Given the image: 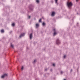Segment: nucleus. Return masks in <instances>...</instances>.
<instances>
[{
    "label": "nucleus",
    "mask_w": 80,
    "mask_h": 80,
    "mask_svg": "<svg viewBox=\"0 0 80 80\" xmlns=\"http://www.w3.org/2000/svg\"><path fill=\"white\" fill-rule=\"evenodd\" d=\"M72 2H67V5L69 8H70L72 6Z\"/></svg>",
    "instance_id": "nucleus-1"
},
{
    "label": "nucleus",
    "mask_w": 80,
    "mask_h": 80,
    "mask_svg": "<svg viewBox=\"0 0 80 80\" xmlns=\"http://www.w3.org/2000/svg\"><path fill=\"white\" fill-rule=\"evenodd\" d=\"M7 74H3L1 78H5V77H7Z\"/></svg>",
    "instance_id": "nucleus-2"
},
{
    "label": "nucleus",
    "mask_w": 80,
    "mask_h": 80,
    "mask_svg": "<svg viewBox=\"0 0 80 80\" xmlns=\"http://www.w3.org/2000/svg\"><path fill=\"white\" fill-rule=\"evenodd\" d=\"M56 43L57 44V45H59V44L60 43V41L58 39L56 40Z\"/></svg>",
    "instance_id": "nucleus-3"
},
{
    "label": "nucleus",
    "mask_w": 80,
    "mask_h": 80,
    "mask_svg": "<svg viewBox=\"0 0 80 80\" xmlns=\"http://www.w3.org/2000/svg\"><path fill=\"white\" fill-rule=\"evenodd\" d=\"M24 36H25V33H23L21 34L19 36V37L20 38H21L22 37H24Z\"/></svg>",
    "instance_id": "nucleus-4"
},
{
    "label": "nucleus",
    "mask_w": 80,
    "mask_h": 80,
    "mask_svg": "<svg viewBox=\"0 0 80 80\" xmlns=\"http://www.w3.org/2000/svg\"><path fill=\"white\" fill-rule=\"evenodd\" d=\"M54 33L53 34V35L55 36L57 34V32H56V31L55 30V29H53Z\"/></svg>",
    "instance_id": "nucleus-5"
},
{
    "label": "nucleus",
    "mask_w": 80,
    "mask_h": 80,
    "mask_svg": "<svg viewBox=\"0 0 80 80\" xmlns=\"http://www.w3.org/2000/svg\"><path fill=\"white\" fill-rule=\"evenodd\" d=\"M55 12H52L51 15L52 16H54L55 15Z\"/></svg>",
    "instance_id": "nucleus-6"
},
{
    "label": "nucleus",
    "mask_w": 80,
    "mask_h": 80,
    "mask_svg": "<svg viewBox=\"0 0 80 80\" xmlns=\"http://www.w3.org/2000/svg\"><path fill=\"white\" fill-rule=\"evenodd\" d=\"M29 37L30 38V39H32V33H31L30 34Z\"/></svg>",
    "instance_id": "nucleus-7"
},
{
    "label": "nucleus",
    "mask_w": 80,
    "mask_h": 80,
    "mask_svg": "<svg viewBox=\"0 0 80 80\" xmlns=\"http://www.w3.org/2000/svg\"><path fill=\"white\" fill-rule=\"evenodd\" d=\"M36 28H38L39 27V24H36Z\"/></svg>",
    "instance_id": "nucleus-8"
},
{
    "label": "nucleus",
    "mask_w": 80,
    "mask_h": 80,
    "mask_svg": "<svg viewBox=\"0 0 80 80\" xmlns=\"http://www.w3.org/2000/svg\"><path fill=\"white\" fill-rule=\"evenodd\" d=\"M4 32V30L3 29L1 30V32L2 33H3Z\"/></svg>",
    "instance_id": "nucleus-9"
},
{
    "label": "nucleus",
    "mask_w": 80,
    "mask_h": 80,
    "mask_svg": "<svg viewBox=\"0 0 80 80\" xmlns=\"http://www.w3.org/2000/svg\"><path fill=\"white\" fill-rule=\"evenodd\" d=\"M42 18H41L39 20V22H41V21H42Z\"/></svg>",
    "instance_id": "nucleus-10"
},
{
    "label": "nucleus",
    "mask_w": 80,
    "mask_h": 80,
    "mask_svg": "<svg viewBox=\"0 0 80 80\" xmlns=\"http://www.w3.org/2000/svg\"><path fill=\"white\" fill-rule=\"evenodd\" d=\"M12 26H15V23H12Z\"/></svg>",
    "instance_id": "nucleus-11"
},
{
    "label": "nucleus",
    "mask_w": 80,
    "mask_h": 80,
    "mask_svg": "<svg viewBox=\"0 0 80 80\" xmlns=\"http://www.w3.org/2000/svg\"><path fill=\"white\" fill-rule=\"evenodd\" d=\"M56 3H57V2L58 1V0H55Z\"/></svg>",
    "instance_id": "nucleus-12"
},
{
    "label": "nucleus",
    "mask_w": 80,
    "mask_h": 80,
    "mask_svg": "<svg viewBox=\"0 0 80 80\" xmlns=\"http://www.w3.org/2000/svg\"><path fill=\"white\" fill-rule=\"evenodd\" d=\"M36 2H37V3H39V0H36Z\"/></svg>",
    "instance_id": "nucleus-13"
},
{
    "label": "nucleus",
    "mask_w": 80,
    "mask_h": 80,
    "mask_svg": "<svg viewBox=\"0 0 80 80\" xmlns=\"http://www.w3.org/2000/svg\"><path fill=\"white\" fill-rule=\"evenodd\" d=\"M21 70H23V66H22V67Z\"/></svg>",
    "instance_id": "nucleus-14"
},
{
    "label": "nucleus",
    "mask_w": 80,
    "mask_h": 80,
    "mask_svg": "<svg viewBox=\"0 0 80 80\" xmlns=\"http://www.w3.org/2000/svg\"><path fill=\"white\" fill-rule=\"evenodd\" d=\"M11 47L12 48H13V45L11 44Z\"/></svg>",
    "instance_id": "nucleus-15"
},
{
    "label": "nucleus",
    "mask_w": 80,
    "mask_h": 80,
    "mask_svg": "<svg viewBox=\"0 0 80 80\" xmlns=\"http://www.w3.org/2000/svg\"><path fill=\"white\" fill-rule=\"evenodd\" d=\"M36 62H37V60H34V63H35Z\"/></svg>",
    "instance_id": "nucleus-16"
},
{
    "label": "nucleus",
    "mask_w": 80,
    "mask_h": 80,
    "mask_svg": "<svg viewBox=\"0 0 80 80\" xmlns=\"http://www.w3.org/2000/svg\"><path fill=\"white\" fill-rule=\"evenodd\" d=\"M45 23L44 22L42 23V25H43V26H44V25H45Z\"/></svg>",
    "instance_id": "nucleus-17"
},
{
    "label": "nucleus",
    "mask_w": 80,
    "mask_h": 80,
    "mask_svg": "<svg viewBox=\"0 0 80 80\" xmlns=\"http://www.w3.org/2000/svg\"><path fill=\"white\" fill-rule=\"evenodd\" d=\"M63 73V72L62 71H61V74H62Z\"/></svg>",
    "instance_id": "nucleus-18"
},
{
    "label": "nucleus",
    "mask_w": 80,
    "mask_h": 80,
    "mask_svg": "<svg viewBox=\"0 0 80 80\" xmlns=\"http://www.w3.org/2000/svg\"><path fill=\"white\" fill-rule=\"evenodd\" d=\"M66 57V55H64V58H65Z\"/></svg>",
    "instance_id": "nucleus-19"
},
{
    "label": "nucleus",
    "mask_w": 80,
    "mask_h": 80,
    "mask_svg": "<svg viewBox=\"0 0 80 80\" xmlns=\"http://www.w3.org/2000/svg\"><path fill=\"white\" fill-rule=\"evenodd\" d=\"M28 18H30V16H29Z\"/></svg>",
    "instance_id": "nucleus-20"
},
{
    "label": "nucleus",
    "mask_w": 80,
    "mask_h": 80,
    "mask_svg": "<svg viewBox=\"0 0 80 80\" xmlns=\"http://www.w3.org/2000/svg\"><path fill=\"white\" fill-rule=\"evenodd\" d=\"M52 65L53 66H55V64H53Z\"/></svg>",
    "instance_id": "nucleus-21"
},
{
    "label": "nucleus",
    "mask_w": 80,
    "mask_h": 80,
    "mask_svg": "<svg viewBox=\"0 0 80 80\" xmlns=\"http://www.w3.org/2000/svg\"><path fill=\"white\" fill-rule=\"evenodd\" d=\"M76 2H78V0H76Z\"/></svg>",
    "instance_id": "nucleus-22"
},
{
    "label": "nucleus",
    "mask_w": 80,
    "mask_h": 80,
    "mask_svg": "<svg viewBox=\"0 0 80 80\" xmlns=\"http://www.w3.org/2000/svg\"><path fill=\"white\" fill-rule=\"evenodd\" d=\"M45 70L46 71L47 70V69H45Z\"/></svg>",
    "instance_id": "nucleus-23"
},
{
    "label": "nucleus",
    "mask_w": 80,
    "mask_h": 80,
    "mask_svg": "<svg viewBox=\"0 0 80 80\" xmlns=\"http://www.w3.org/2000/svg\"><path fill=\"white\" fill-rule=\"evenodd\" d=\"M52 69L50 70V71H51V72H52Z\"/></svg>",
    "instance_id": "nucleus-24"
},
{
    "label": "nucleus",
    "mask_w": 80,
    "mask_h": 80,
    "mask_svg": "<svg viewBox=\"0 0 80 80\" xmlns=\"http://www.w3.org/2000/svg\"><path fill=\"white\" fill-rule=\"evenodd\" d=\"M71 72H72V70L71 69Z\"/></svg>",
    "instance_id": "nucleus-25"
},
{
    "label": "nucleus",
    "mask_w": 80,
    "mask_h": 80,
    "mask_svg": "<svg viewBox=\"0 0 80 80\" xmlns=\"http://www.w3.org/2000/svg\"><path fill=\"white\" fill-rule=\"evenodd\" d=\"M64 80H66V79H64Z\"/></svg>",
    "instance_id": "nucleus-26"
}]
</instances>
